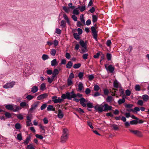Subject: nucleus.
Here are the masks:
<instances>
[{"label": "nucleus", "mask_w": 149, "mask_h": 149, "mask_svg": "<svg viewBox=\"0 0 149 149\" xmlns=\"http://www.w3.org/2000/svg\"><path fill=\"white\" fill-rule=\"evenodd\" d=\"M95 110H97L99 113H102L103 111H106L112 110V107L109 106L107 104H104L102 107L98 106L97 107L96 106H94Z\"/></svg>", "instance_id": "obj_1"}, {"label": "nucleus", "mask_w": 149, "mask_h": 149, "mask_svg": "<svg viewBox=\"0 0 149 149\" xmlns=\"http://www.w3.org/2000/svg\"><path fill=\"white\" fill-rule=\"evenodd\" d=\"M13 104H7L5 106V108L8 110L12 111L13 112H18L19 110L22 109V108L19 106L15 105V107H14Z\"/></svg>", "instance_id": "obj_2"}, {"label": "nucleus", "mask_w": 149, "mask_h": 149, "mask_svg": "<svg viewBox=\"0 0 149 149\" xmlns=\"http://www.w3.org/2000/svg\"><path fill=\"white\" fill-rule=\"evenodd\" d=\"M75 94L74 91H72L70 92H67L65 94L62 95L61 97L63 99H67L68 100H71L72 98H75L76 96Z\"/></svg>", "instance_id": "obj_3"}, {"label": "nucleus", "mask_w": 149, "mask_h": 149, "mask_svg": "<svg viewBox=\"0 0 149 149\" xmlns=\"http://www.w3.org/2000/svg\"><path fill=\"white\" fill-rule=\"evenodd\" d=\"M38 102H36L31 105V107L28 110L29 112H32L33 110H35L38 107Z\"/></svg>", "instance_id": "obj_4"}, {"label": "nucleus", "mask_w": 149, "mask_h": 149, "mask_svg": "<svg viewBox=\"0 0 149 149\" xmlns=\"http://www.w3.org/2000/svg\"><path fill=\"white\" fill-rule=\"evenodd\" d=\"M15 84V82H12L10 83H7L3 85V87L5 88H11Z\"/></svg>", "instance_id": "obj_5"}, {"label": "nucleus", "mask_w": 149, "mask_h": 149, "mask_svg": "<svg viewBox=\"0 0 149 149\" xmlns=\"http://www.w3.org/2000/svg\"><path fill=\"white\" fill-rule=\"evenodd\" d=\"M129 130L130 132L134 133V134L137 135V136L140 137H141L143 136V135L141 132L138 130H133L131 129H129Z\"/></svg>", "instance_id": "obj_6"}, {"label": "nucleus", "mask_w": 149, "mask_h": 149, "mask_svg": "<svg viewBox=\"0 0 149 149\" xmlns=\"http://www.w3.org/2000/svg\"><path fill=\"white\" fill-rule=\"evenodd\" d=\"M104 66L106 69L107 71L109 70L111 73H113L114 68L111 65H109L108 67H107V64H105Z\"/></svg>", "instance_id": "obj_7"}, {"label": "nucleus", "mask_w": 149, "mask_h": 149, "mask_svg": "<svg viewBox=\"0 0 149 149\" xmlns=\"http://www.w3.org/2000/svg\"><path fill=\"white\" fill-rule=\"evenodd\" d=\"M98 27L96 24H94V37H97Z\"/></svg>", "instance_id": "obj_8"}, {"label": "nucleus", "mask_w": 149, "mask_h": 149, "mask_svg": "<svg viewBox=\"0 0 149 149\" xmlns=\"http://www.w3.org/2000/svg\"><path fill=\"white\" fill-rule=\"evenodd\" d=\"M68 135L62 134L61 137V142L63 143H65L68 139Z\"/></svg>", "instance_id": "obj_9"}, {"label": "nucleus", "mask_w": 149, "mask_h": 149, "mask_svg": "<svg viewBox=\"0 0 149 149\" xmlns=\"http://www.w3.org/2000/svg\"><path fill=\"white\" fill-rule=\"evenodd\" d=\"M48 96V94L47 93H45L40 95L37 97V99L38 100H41L46 98Z\"/></svg>", "instance_id": "obj_10"}, {"label": "nucleus", "mask_w": 149, "mask_h": 149, "mask_svg": "<svg viewBox=\"0 0 149 149\" xmlns=\"http://www.w3.org/2000/svg\"><path fill=\"white\" fill-rule=\"evenodd\" d=\"M5 113H4V115L5 116V117L6 119L9 118H12V115H13L12 113H10L6 111L3 112Z\"/></svg>", "instance_id": "obj_11"}, {"label": "nucleus", "mask_w": 149, "mask_h": 149, "mask_svg": "<svg viewBox=\"0 0 149 149\" xmlns=\"http://www.w3.org/2000/svg\"><path fill=\"white\" fill-rule=\"evenodd\" d=\"M63 98H61L60 97H58V99L55 100H52V101L54 103H61L64 100Z\"/></svg>", "instance_id": "obj_12"}, {"label": "nucleus", "mask_w": 149, "mask_h": 149, "mask_svg": "<svg viewBox=\"0 0 149 149\" xmlns=\"http://www.w3.org/2000/svg\"><path fill=\"white\" fill-rule=\"evenodd\" d=\"M57 116L59 118H62L64 116V114L62 111L60 109L58 110Z\"/></svg>", "instance_id": "obj_13"}, {"label": "nucleus", "mask_w": 149, "mask_h": 149, "mask_svg": "<svg viewBox=\"0 0 149 149\" xmlns=\"http://www.w3.org/2000/svg\"><path fill=\"white\" fill-rule=\"evenodd\" d=\"M12 114L17 116V118L19 120H22L24 118L23 116L21 113L16 114L14 113H12Z\"/></svg>", "instance_id": "obj_14"}, {"label": "nucleus", "mask_w": 149, "mask_h": 149, "mask_svg": "<svg viewBox=\"0 0 149 149\" xmlns=\"http://www.w3.org/2000/svg\"><path fill=\"white\" fill-rule=\"evenodd\" d=\"M58 63L56 59H54L51 61V65L52 66H56L58 65Z\"/></svg>", "instance_id": "obj_15"}, {"label": "nucleus", "mask_w": 149, "mask_h": 149, "mask_svg": "<svg viewBox=\"0 0 149 149\" xmlns=\"http://www.w3.org/2000/svg\"><path fill=\"white\" fill-rule=\"evenodd\" d=\"M95 9L94 7V23L96 22L98 19V18L100 17V15H96L94 14Z\"/></svg>", "instance_id": "obj_16"}, {"label": "nucleus", "mask_w": 149, "mask_h": 149, "mask_svg": "<svg viewBox=\"0 0 149 149\" xmlns=\"http://www.w3.org/2000/svg\"><path fill=\"white\" fill-rule=\"evenodd\" d=\"M47 110L48 111H50L52 110L54 111L55 110V109L54 107V106L53 105H50L48 106Z\"/></svg>", "instance_id": "obj_17"}, {"label": "nucleus", "mask_w": 149, "mask_h": 149, "mask_svg": "<svg viewBox=\"0 0 149 149\" xmlns=\"http://www.w3.org/2000/svg\"><path fill=\"white\" fill-rule=\"evenodd\" d=\"M80 6H79L78 8H76L75 9L73 10V13L75 15H77L79 14V10L77 9L78 8H80Z\"/></svg>", "instance_id": "obj_18"}, {"label": "nucleus", "mask_w": 149, "mask_h": 149, "mask_svg": "<svg viewBox=\"0 0 149 149\" xmlns=\"http://www.w3.org/2000/svg\"><path fill=\"white\" fill-rule=\"evenodd\" d=\"M38 90V88L37 86H33L31 88V92L33 93H36Z\"/></svg>", "instance_id": "obj_19"}, {"label": "nucleus", "mask_w": 149, "mask_h": 149, "mask_svg": "<svg viewBox=\"0 0 149 149\" xmlns=\"http://www.w3.org/2000/svg\"><path fill=\"white\" fill-rule=\"evenodd\" d=\"M73 63L71 61L68 62L66 65V68L68 69H70L72 66Z\"/></svg>", "instance_id": "obj_20"}, {"label": "nucleus", "mask_w": 149, "mask_h": 149, "mask_svg": "<svg viewBox=\"0 0 149 149\" xmlns=\"http://www.w3.org/2000/svg\"><path fill=\"white\" fill-rule=\"evenodd\" d=\"M20 106L22 108H24L26 107L27 105L28 106V104H27V103L25 102H21L19 104Z\"/></svg>", "instance_id": "obj_21"}, {"label": "nucleus", "mask_w": 149, "mask_h": 149, "mask_svg": "<svg viewBox=\"0 0 149 149\" xmlns=\"http://www.w3.org/2000/svg\"><path fill=\"white\" fill-rule=\"evenodd\" d=\"M79 44L82 47H86V42H85L83 40H80L79 42Z\"/></svg>", "instance_id": "obj_22"}, {"label": "nucleus", "mask_w": 149, "mask_h": 149, "mask_svg": "<svg viewBox=\"0 0 149 149\" xmlns=\"http://www.w3.org/2000/svg\"><path fill=\"white\" fill-rule=\"evenodd\" d=\"M31 137L30 136L27 137L25 140L23 142V143L25 145H27L29 143V141H30Z\"/></svg>", "instance_id": "obj_23"}, {"label": "nucleus", "mask_w": 149, "mask_h": 149, "mask_svg": "<svg viewBox=\"0 0 149 149\" xmlns=\"http://www.w3.org/2000/svg\"><path fill=\"white\" fill-rule=\"evenodd\" d=\"M78 91H81L82 90L83 88V84L81 82H79V84L78 85Z\"/></svg>", "instance_id": "obj_24"}, {"label": "nucleus", "mask_w": 149, "mask_h": 149, "mask_svg": "<svg viewBox=\"0 0 149 149\" xmlns=\"http://www.w3.org/2000/svg\"><path fill=\"white\" fill-rule=\"evenodd\" d=\"M143 100L145 102H146L149 99V96L147 95H144L142 96Z\"/></svg>", "instance_id": "obj_25"}, {"label": "nucleus", "mask_w": 149, "mask_h": 149, "mask_svg": "<svg viewBox=\"0 0 149 149\" xmlns=\"http://www.w3.org/2000/svg\"><path fill=\"white\" fill-rule=\"evenodd\" d=\"M46 89V84L45 83L42 84L40 86V90L42 91Z\"/></svg>", "instance_id": "obj_26"}, {"label": "nucleus", "mask_w": 149, "mask_h": 149, "mask_svg": "<svg viewBox=\"0 0 149 149\" xmlns=\"http://www.w3.org/2000/svg\"><path fill=\"white\" fill-rule=\"evenodd\" d=\"M56 53V51L54 49H51L50 50V54L53 56L55 55Z\"/></svg>", "instance_id": "obj_27"}, {"label": "nucleus", "mask_w": 149, "mask_h": 149, "mask_svg": "<svg viewBox=\"0 0 149 149\" xmlns=\"http://www.w3.org/2000/svg\"><path fill=\"white\" fill-rule=\"evenodd\" d=\"M125 99H124V98L121 99H120L118 101V103L119 105L125 102Z\"/></svg>", "instance_id": "obj_28"}, {"label": "nucleus", "mask_w": 149, "mask_h": 149, "mask_svg": "<svg viewBox=\"0 0 149 149\" xmlns=\"http://www.w3.org/2000/svg\"><path fill=\"white\" fill-rule=\"evenodd\" d=\"M15 128L17 130H19L21 128V125L19 123H16L15 125Z\"/></svg>", "instance_id": "obj_29"}, {"label": "nucleus", "mask_w": 149, "mask_h": 149, "mask_svg": "<svg viewBox=\"0 0 149 149\" xmlns=\"http://www.w3.org/2000/svg\"><path fill=\"white\" fill-rule=\"evenodd\" d=\"M130 123L131 125H136L138 123L137 120H134L130 121Z\"/></svg>", "instance_id": "obj_30"}, {"label": "nucleus", "mask_w": 149, "mask_h": 149, "mask_svg": "<svg viewBox=\"0 0 149 149\" xmlns=\"http://www.w3.org/2000/svg\"><path fill=\"white\" fill-rule=\"evenodd\" d=\"M42 58L43 60L45 61L49 58L48 56L46 54H43L42 56Z\"/></svg>", "instance_id": "obj_31"}, {"label": "nucleus", "mask_w": 149, "mask_h": 149, "mask_svg": "<svg viewBox=\"0 0 149 149\" xmlns=\"http://www.w3.org/2000/svg\"><path fill=\"white\" fill-rule=\"evenodd\" d=\"M104 94L105 95H108L109 93V90L107 88H105L103 89Z\"/></svg>", "instance_id": "obj_32"}, {"label": "nucleus", "mask_w": 149, "mask_h": 149, "mask_svg": "<svg viewBox=\"0 0 149 149\" xmlns=\"http://www.w3.org/2000/svg\"><path fill=\"white\" fill-rule=\"evenodd\" d=\"M108 61H109L111 60L112 56L110 53H107L106 55Z\"/></svg>", "instance_id": "obj_33"}, {"label": "nucleus", "mask_w": 149, "mask_h": 149, "mask_svg": "<svg viewBox=\"0 0 149 149\" xmlns=\"http://www.w3.org/2000/svg\"><path fill=\"white\" fill-rule=\"evenodd\" d=\"M135 89L136 91H141V88L139 84H136L135 86Z\"/></svg>", "instance_id": "obj_34"}, {"label": "nucleus", "mask_w": 149, "mask_h": 149, "mask_svg": "<svg viewBox=\"0 0 149 149\" xmlns=\"http://www.w3.org/2000/svg\"><path fill=\"white\" fill-rule=\"evenodd\" d=\"M81 66V64L80 63L75 64L73 66V68L74 69H78L80 68Z\"/></svg>", "instance_id": "obj_35"}, {"label": "nucleus", "mask_w": 149, "mask_h": 149, "mask_svg": "<svg viewBox=\"0 0 149 149\" xmlns=\"http://www.w3.org/2000/svg\"><path fill=\"white\" fill-rule=\"evenodd\" d=\"M59 72V71L57 69L55 68L54 69L53 72V74H54L56 75V76L58 74Z\"/></svg>", "instance_id": "obj_36"}, {"label": "nucleus", "mask_w": 149, "mask_h": 149, "mask_svg": "<svg viewBox=\"0 0 149 149\" xmlns=\"http://www.w3.org/2000/svg\"><path fill=\"white\" fill-rule=\"evenodd\" d=\"M112 96H109L107 97L106 99V101L107 102H111L113 99Z\"/></svg>", "instance_id": "obj_37"}, {"label": "nucleus", "mask_w": 149, "mask_h": 149, "mask_svg": "<svg viewBox=\"0 0 149 149\" xmlns=\"http://www.w3.org/2000/svg\"><path fill=\"white\" fill-rule=\"evenodd\" d=\"M84 73L83 72H80L78 74V77L79 78L81 79H82L83 76H84Z\"/></svg>", "instance_id": "obj_38"}, {"label": "nucleus", "mask_w": 149, "mask_h": 149, "mask_svg": "<svg viewBox=\"0 0 149 149\" xmlns=\"http://www.w3.org/2000/svg\"><path fill=\"white\" fill-rule=\"evenodd\" d=\"M94 9H95V11H94V14L95 15H100L99 13V10H98V9L95 7L94 6Z\"/></svg>", "instance_id": "obj_39"}, {"label": "nucleus", "mask_w": 149, "mask_h": 149, "mask_svg": "<svg viewBox=\"0 0 149 149\" xmlns=\"http://www.w3.org/2000/svg\"><path fill=\"white\" fill-rule=\"evenodd\" d=\"M113 87L116 88H118V82L117 81H115L113 82Z\"/></svg>", "instance_id": "obj_40"}, {"label": "nucleus", "mask_w": 149, "mask_h": 149, "mask_svg": "<svg viewBox=\"0 0 149 149\" xmlns=\"http://www.w3.org/2000/svg\"><path fill=\"white\" fill-rule=\"evenodd\" d=\"M80 19L81 21L84 24H85V20L84 18V15L81 14V15L80 17Z\"/></svg>", "instance_id": "obj_41"}, {"label": "nucleus", "mask_w": 149, "mask_h": 149, "mask_svg": "<svg viewBox=\"0 0 149 149\" xmlns=\"http://www.w3.org/2000/svg\"><path fill=\"white\" fill-rule=\"evenodd\" d=\"M6 25V26H9L11 25V24L9 23H0V26Z\"/></svg>", "instance_id": "obj_42"}, {"label": "nucleus", "mask_w": 149, "mask_h": 149, "mask_svg": "<svg viewBox=\"0 0 149 149\" xmlns=\"http://www.w3.org/2000/svg\"><path fill=\"white\" fill-rule=\"evenodd\" d=\"M100 89L99 86L97 85H95L94 86V90L96 91H98Z\"/></svg>", "instance_id": "obj_43"}, {"label": "nucleus", "mask_w": 149, "mask_h": 149, "mask_svg": "<svg viewBox=\"0 0 149 149\" xmlns=\"http://www.w3.org/2000/svg\"><path fill=\"white\" fill-rule=\"evenodd\" d=\"M17 139L19 141H21L22 139V134L21 133H19L17 135Z\"/></svg>", "instance_id": "obj_44"}, {"label": "nucleus", "mask_w": 149, "mask_h": 149, "mask_svg": "<svg viewBox=\"0 0 149 149\" xmlns=\"http://www.w3.org/2000/svg\"><path fill=\"white\" fill-rule=\"evenodd\" d=\"M67 83L68 86H70L73 84V82L72 79H68L67 80Z\"/></svg>", "instance_id": "obj_45"}, {"label": "nucleus", "mask_w": 149, "mask_h": 149, "mask_svg": "<svg viewBox=\"0 0 149 149\" xmlns=\"http://www.w3.org/2000/svg\"><path fill=\"white\" fill-rule=\"evenodd\" d=\"M80 104H81L84 102H87V101L86 100L84 97H81L79 100Z\"/></svg>", "instance_id": "obj_46"}, {"label": "nucleus", "mask_w": 149, "mask_h": 149, "mask_svg": "<svg viewBox=\"0 0 149 149\" xmlns=\"http://www.w3.org/2000/svg\"><path fill=\"white\" fill-rule=\"evenodd\" d=\"M87 107L89 108H92L93 107V105L92 103L88 102L86 104Z\"/></svg>", "instance_id": "obj_47"}, {"label": "nucleus", "mask_w": 149, "mask_h": 149, "mask_svg": "<svg viewBox=\"0 0 149 149\" xmlns=\"http://www.w3.org/2000/svg\"><path fill=\"white\" fill-rule=\"evenodd\" d=\"M75 110L78 111L81 114V113H84L85 112L81 108H76L75 109Z\"/></svg>", "instance_id": "obj_48"}, {"label": "nucleus", "mask_w": 149, "mask_h": 149, "mask_svg": "<svg viewBox=\"0 0 149 149\" xmlns=\"http://www.w3.org/2000/svg\"><path fill=\"white\" fill-rule=\"evenodd\" d=\"M143 101L141 100H139L137 102V104L141 106H142L143 105Z\"/></svg>", "instance_id": "obj_49"}, {"label": "nucleus", "mask_w": 149, "mask_h": 149, "mask_svg": "<svg viewBox=\"0 0 149 149\" xmlns=\"http://www.w3.org/2000/svg\"><path fill=\"white\" fill-rule=\"evenodd\" d=\"M34 96H32L31 95H28L26 97V98L27 99L29 100H31L34 97Z\"/></svg>", "instance_id": "obj_50"}, {"label": "nucleus", "mask_w": 149, "mask_h": 149, "mask_svg": "<svg viewBox=\"0 0 149 149\" xmlns=\"http://www.w3.org/2000/svg\"><path fill=\"white\" fill-rule=\"evenodd\" d=\"M112 126L113 127V129L115 130H119V128L117 127V125L116 124H112Z\"/></svg>", "instance_id": "obj_51"}, {"label": "nucleus", "mask_w": 149, "mask_h": 149, "mask_svg": "<svg viewBox=\"0 0 149 149\" xmlns=\"http://www.w3.org/2000/svg\"><path fill=\"white\" fill-rule=\"evenodd\" d=\"M126 95L127 96H129L131 95V92L129 89H127L125 91Z\"/></svg>", "instance_id": "obj_52"}, {"label": "nucleus", "mask_w": 149, "mask_h": 149, "mask_svg": "<svg viewBox=\"0 0 149 149\" xmlns=\"http://www.w3.org/2000/svg\"><path fill=\"white\" fill-rule=\"evenodd\" d=\"M100 95H101L103 96H104V95L103 94H101L99 93V92H95L94 93V97H97Z\"/></svg>", "instance_id": "obj_53"}, {"label": "nucleus", "mask_w": 149, "mask_h": 149, "mask_svg": "<svg viewBox=\"0 0 149 149\" xmlns=\"http://www.w3.org/2000/svg\"><path fill=\"white\" fill-rule=\"evenodd\" d=\"M124 106L125 107L127 108H131L133 106V105L131 104H125L124 105Z\"/></svg>", "instance_id": "obj_54"}, {"label": "nucleus", "mask_w": 149, "mask_h": 149, "mask_svg": "<svg viewBox=\"0 0 149 149\" xmlns=\"http://www.w3.org/2000/svg\"><path fill=\"white\" fill-rule=\"evenodd\" d=\"M91 91L90 89L88 88H86L85 91V92L86 94V95L88 94L91 93Z\"/></svg>", "instance_id": "obj_55"}, {"label": "nucleus", "mask_w": 149, "mask_h": 149, "mask_svg": "<svg viewBox=\"0 0 149 149\" xmlns=\"http://www.w3.org/2000/svg\"><path fill=\"white\" fill-rule=\"evenodd\" d=\"M61 26L64 27L66 25V24L65 23V21L63 20H62L61 21Z\"/></svg>", "instance_id": "obj_56"}, {"label": "nucleus", "mask_w": 149, "mask_h": 149, "mask_svg": "<svg viewBox=\"0 0 149 149\" xmlns=\"http://www.w3.org/2000/svg\"><path fill=\"white\" fill-rule=\"evenodd\" d=\"M140 108L139 107H136L134 109L133 112H135L137 113V112L139 111Z\"/></svg>", "instance_id": "obj_57"}, {"label": "nucleus", "mask_w": 149, "mask_h": 149, "mask_svg": "<svg viewBox=\"0 0 149 149\" xmlns=\"http://www.w3.org/2000/svg\"><path fill=\"white\" fill-rule=\"evenodd\" d=\"M66 63V60L65 59H63L61 60V63L60 64L62 65H65Z\"/></svg>", "instance_id": "obj_58"}, {"label": "nucleus", "mask_w": 149, "mask_h": 149, "mask_svg": "<svg viewBox=\"0 0 149 149\" xmlns=\"http://www.w3.org/2000/svg\"><path fill=\"white\" fill-rule=\"evenodd\" d=\"M47 106V105L46 103L42 104L40 107V109L42 110L46 108Z\"/></svg>", "instance_id": "obj_59"}, {"label": "nucleus", "mask_w": 149, "mask_h": 149, "mask_svg": "<svg viewBox=\"0 0 149 149\" xmlns=\"http://www.w3.org/2000/svg\"><path fill=\"white\" fill-rule=\"evenodd\" d=\"M27 148L28 149H34V147L33 146L32 144H30L27 146Z\"/></svg>", "instance_id": "obj_60"}, {"label": "nucleus", "mask_w": 149, "mask_h": 149, "mask_svg": "<svg viewBox=\"0 0 149 149\" xmlns=\"http://www.w3.org/2000/svg\"><path fill=\"white\" fill-rule=\"evenodd\" d=\"M106 44L107 46L110 47L111 44V40H108L106 42Z\"/></svg>", "instance_id": "obj_61"}, {"label": "nucleus", "mask_w": 149, "mask_h": 149, "mask_svg": "<svg viewBox=\"0 0 149 149\" xmlns=\"http://www.w3.org/2000/svg\"><path fill=\"white\" fill-rule=\"evenodd\" d=\"M63 9L64 10V11L66 13H68L69 12L68 10L69 8H67V7L65 6H64L63 7Z\"/></svg>", "instance_id": "obj_62"}, {"label": "nucleus", "mask_w": 149, "mask_h": 149, "mask_svg": "<svg viewBox=\"0 0 149 149\" xmlns=\"http://www.w3.org/2000/svg\"><path fill=\"white\" fill-rule=\"evenodd\" d=\"M72 18L74 21H77V18L74 15H73L72 16Z\"/></svg>", "instance_id": "obj_63"}, {"label": "nucleus", "mask_w": 149, "mask_h": 149, "mask_svg": "<svg viewBox=\"0 0 149 149\" xmlns=\"http://www.w3.org/2000/svg\"><path fill=\"white\" fill-rule=\"evenodd\" d=\"M36 136L37 138H38L40 139H43V136L42 135H40L38 134H37L36 135Z\"/></svg>", "instance_id": "obj_64"}]
</instances>
